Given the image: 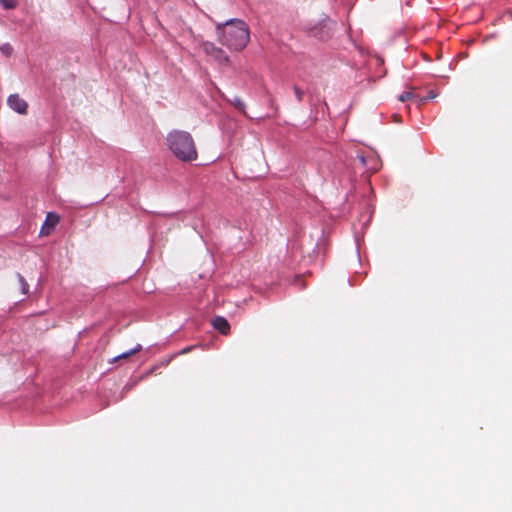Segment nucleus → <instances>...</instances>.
Here are the masks:
<instances>
[{
	"label": "nucleus",
	"mask_w": 512,
	"mask_h": 512,
	"mask_svg": "<svg viewBox=\"0 0 512 512\" xmlns=\"http://www.w3.org/2000/svg\"><path fill=\"white\" fill-rule=\"evenodd\" d=\"M359 159H360L361 163H362L363 165H365V158H364V157H360Z\"/></svg>",
	"instance_id": "obj_14"
},
{
	"label": "nucleus",
	"mask_w": 512,
	"mask_h": 512,
	"mask_svg": "<svg viewBox=\"0 0 512 512\" xmlns=\"http://www.w3.org/2000/svg\"><path fill=\"white\" fill-rule=\"evenodd\" d=\"M0 49L1 52L7 57H9L13 52V48L10 44H4Z\"/></svg>",
	"instance_id": "obj_10"
},
{
	"label": "nucleus",
	"mask_w": 512,
	"mask_h": 512,
	"mask_svg": "<svg viewBox=\"0 0 512 512\" xmlns=\"http://www.w3.org/2000/svg\"><path fill=\"white\" fill-rule=\"evenodd\" d=\"M7 103L9 107L19 114H27L28 104L18 94H12L8 97Z\"/></svg>",
	"instance_id": "obj_4"
},
{
	"label": "nucleus",
	"mask_w": 512,
	"mask_h": 512,
	"mask_svg": "<svg viewBox=\"0 0 512 512\" xmlns=\"http://www.w3.org/2000/svg\"><path fill=\"white\" fill-rule=\"evenodd\" d=\"M142 349V346L140 344H137L133 349L127 351V352H124L122 354H119L117 355L116 357H114L110 363H116L117 361L119 360H126L128 359L129 357H131L132 355L136 354L137 352L141 351Z\"/></svg>",
	"instance_id": "obj_6"
},
{
	"label": "nucleus",
	"mask_w": 512,
	"mask_h": 512,
	"mask_svg": "<svg viewBox=\"0 0 512 512\" xmlns=\"http://www.w3.org/2000/svg\"><path fill=\"white\" fill-rule=\"evenodd\" d=\"M294 92H295L297 100L302 101L303 96H304V91L301 90L298 86H294Z\"/></svg>",
	"instance_id": "obj_12"
},
{
	"label": "nucleus",
	"mask_w": 512,
	"mask_h": 512,
	"mask_svg": "<svg viewBox=\"0 0 512 512\" xmlns=\"http://www.w3.org/2000/svg\"><path fill=\"white\" fill-rule=\"evenodd\" d=\"M202 49L204 50V52L207 55L211 56L219 63H227L229 61V58L225 54V52L221 48L215 46V44L212 42H209V41L203 42Z\"/></svg>",
	"instance_id": "obj_3"
},
{
	"label": "nucleus",
	"mask_w": 512,
	"mask_h": 512,
	"mask_svg": "<svg viewBox=\"0 0 512 512\" xmlns=\"http://www.w3.org/2000/svg\"><path fill=\"white\" fill-rule=\"evenodd\" d=\"M212 325L216 330H218L223 335H228L230 332V324L224 317L216 316L212 320Z\"/></svg>",
	"instance_id": "obj_5"
},
{
	"label": "nucleus",
	"mask_w": 512,
	"mask_h": 512,
	"mask_svg": "<svg viewBox=\"0 0 512 512\" xmlns=\"http://www.w3.org/2000/svg\"><path fill=\"white\" fill-rule=\"evenodd\" d=\"M166 142L169 150L179 160L191 162L197 159L196 144L190 133L173 130L167 135Z\"/></svg>",
	"instance_id": "obj_2"
},
{
	"label": "nucleus",
	"mask_w": 512,
	"mask_h": 512,
	"mask_svg": "<svg viewBox=\"0 0 512 512\" xmlns=\"http://www.w3.org/2000/svg\"><path fill=\"white\" fill-rule=\"evenodd\" d=\"M237 106L241 109L244 107V105L241 101H237Z\"/></svg>",
	"instance_id": "obj_13"
},
{
	"label": "nucleus",
	"mask_w": 512,
	"mask_h": 512,
	"mask_svg": "<svg viewBox=\"0 0 512 512\" xmlns=\"http://www.w3.org/2000/svg\"><path fill=\"white\" fill-rule=\"evenodd\" d=\"M0 3L5 9H14L18 4L17 0H0Z\"/></svg>",
	"instance_id": "obj_8"
},
{
	"label": "nucleus",
	"mask_w": 512,
	"mask_h": 512,
	"mask_svg": "<svg viewBox=\"0 0 512 512\" xmlns=\"http://www.w3.org/2000/svg\"><path fill=\"white\" fill-rule=\"evenodd\" d=\"M216 30L220 43L227 46L230 50H243L250 39L249 28L240 19H231L223 24H217Z\"/></svg>",
	"instance_id": "obj_1"
},
{
	"label": "nucleus",
	"mask_w": 512,
	"mask_h": 512,
	"mask_svg": "<svg viewBox=\"0 0 512 512\" xmlns=\"http://www.w3.org/2000/svg\"><path fill=\"white\" fill-rule=\"evenodd\" d=\"M17 278H18L22 293L27 294L29 291V285L26 282L25 278L21 274H17Z\"/></svg>",
	"instance_id": "obj_7"
},
{
	"label": "nucleus",
	"mask_w": 512,
	"mask_h": 512,
	"mask_svg": "<svg viewBox=\"0 0 512 512\" xmlns=\"http://www.w3.org/2000/svg\"><path fill=\"white\" fill-rule=\"evenodd\" d=\"M412 97H414L412 92H404L401 95H399L398 99L401 102H405V101L411 99Z\"/></svg>",
	"instance_id": "obj_11"
},
{
	"label": "nucleus",
	"mask_w": 512,
	"mask_h": 512,
	"mask_svg": "<svg viewBox=\"0 0 512 512\" xmlns=\"http://www.w3.org/2000/svg\"><path fill=\"white\" fill-rule=\"evenodd\" d=\"M189 351H190V348L188 347V348H185V349L182 351V353H187V352H189Z\"/></svg>",
	"instance_id": "obj_15"
},
{
	"label": "nucleus",
	"mask_w": 512,
	"mask_h": 512,
	"mask_svg": "<svg viewBox=\"0 0 512 512\" xmlns=\"http://www.w3.org/2000/svg\"><path fill=\"white\" fill-rule=\"evenodd\" d=\"M59 222V217L56 214L48 213L46 223H49L52 227Z\"/></svg>",
	"instance_id": "obj_9"
}]
</instances>
